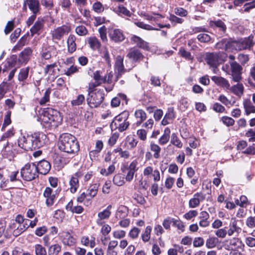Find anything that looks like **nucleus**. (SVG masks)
I'll list each match as a JSON object with an SVG mask.
<instances>
[{"label":"nucleus","instance_id":"f257e3e1","mask_svg":"<svg viewBox=\"0 0 255 255\" xmlns=\"http://www.w3.org/2000/svg\"><path fill=\"white\" fill-rule=\"evenodd\" d=\"M45 138L46 135L42 133L35 132L19 137L18 145L25 150H32L42 147L45 143Z\"/></svg>","mask_w":255,"mask_h":255},{"label":"nucleus","instance_id":"f03ea898","mask_svg":"<svg viewBox=\"0 0 255 255\" xmlns=\"http://www.w3.org/2000/svg\"><path fill=\"white\" fill-rule=\"evenodd\" d=\"M40 119L43 126L48 129H55L62 122V117L60 112L49 108L43 110Z\"/></svg>","mask_w":255,"mask_h":255},{"label":"nucleus","instance_id":"7ed1b4c3","mask_svg":"<svg viewBox=\"0 0 255 255\" xmlns=\"http://www.w3.org/2000/svg\"><path fill=\"white\" fill-rule=\"evenodd\" d=\"M58 147L60 150L69 154H75L79 150V144L76 138L67 133L60 136Z\"/></svg>","mask_w":255,"mask_h":255},{"label":"nucleus","instance_id":"20e7f679","mask_svg":"<svg viewBox=\"0 0 255 255\" xmlns=\"http://www.w3.org/2000/svg\"><path fill=\"white\" fill-rule=\"evenodd\" d=\"M129 113L127 111H124L116 116L111 124L112 128L118 129L120 132L126 130L129 126V123L128 121Z\"/></svg>","mask_w":255,"mask_h":255},{"label":"nucleus","instance_id":"39448f33","mask_svg":"<svg viewBox=\"0 0 255 255\" xmlns=\"http://www.w3.org/2000/svg\"><path fill=\"white\" fill-rule=\"evenodd\" d=\"M105 97L104 90L99 89L96 92L88 93L87 98L88 105L92 108L99 107L103 102Z\"/></svg>","mask_w":255,"mask_h":255},{"label":"nucleus","instance_id":"423d86ee","mask_svg":"<svg viewBox=\"0 0 255 255\" xmlns=\"http://www.w3.org/2000/svg\"><path fill=\"white\" fill-rule=\"evenodd\" d=\"M36 165L34 163H27L21 169L22 178L26 181H31L38 177Z\"/></svg>","mask_w":255,"mask_h":255},{"label":"nucleus","instance_id":"0eeeda50","mask_svg":"<svg viewBox=\"0 0 255 255\" xmlns=\"http://www.w3.org/2000/svg\"><path fill=\"white\" fill-rule=\"evenodd\" d=\"M126 67H124V58L120 55L117 56L116 58L115 63V70L117 74L116 81L118 80L124 73L130 70L134 66L133 63L130 66L127 64V61L126 62Z\"/></svg>","mask_w":255,"mask_h":255},{"label":"nucleus","instance_id":"6e6552de","mask_svg":"<svg viewBox=\"0 0 255 255\" xmlns=\"http://www.w3.org/2000/svg\"><path fill=\"white\" fill-rule=\"evenodd\" d=\"M254 44L253 37L251 36L239 39L232 43V46L238 51L250 49Z\"/></svg>","mask_w":255,"mask_h":255},{"label":"nucleus","instance_id":"1a4fd4ad","mask_svg":"<svg viewBox=\"0 0 255 255\" xmlns=\"http://www.w3.org/2000/svg\"><path fill=\"white\" fill-rule=\"evenodd\" d=\"M70 30V26L67 25H63L58 27L51 31L52 38L59 40L65 35L68 34Z\"/></svg>","mask_w":255,"mask_h":255},{"label":"nucleus","instance_id":"9d476101","mask_svg":"<svg viewBox=\"0 0 255 255\" xmlns=\"http://www.w3.org/2000/svg\"><path fill=\"white\" fill-rule=\"evenodd\" d=\"M231 69V75L234 81L239 82L242 79V66L236 61H230Z\"/></svg>","mask_w":255,"mask_h":255},{"label":"nucleus","instance_id":"9b49d317","mask_svg":"<svg viewBox=\"0 0 255 255\" xmlns=\"http://www.w3.org/2000/svg\"><path fill=\"white\" fill-rule=\"evenodd\" d=\"M108 33L110 39L116 43L121 42L125 39L123 31L119 29H109Z\"/></svg>","mask_w":255,"mask_h":255},{"label":"nucleus","instance_id":"f8f14e48","mask_svg":"<svg viewBox=\"0 0 255 255\" xmlns=\"http://www.w3.org/2000/svg\"><path fill=\"white\" fill-rule=\"evenodd\" d=\"M26 6L33 13L37 14L39 12L40 5L38 0H24L23 8L26 9Z\"/></svg>","mask_w":255,"mask_h":255},{"label":"nucleus","instance_id":"ddd939ff","mask_svg":"<svg viewBox=\"0 0 255 255\" xmlns=\"http://www.w3.org/2000/svg\"><path fill=\"white\" fill-rule=\"evenodd\" d=\"M205 199V194L202 192H197L189 201V207L195 208L199 206L201 202Z\"/></svg>","mask_w":255,"mask_h":255},{"label":"nucleus","instance_id":"4468645a","mask_svg":"<svg viewBox=\"0 0 255 255\" xmlns=\"http://www.w3.org/2000/svg\"><path fill=\"white\" fill-rule=\"evenodd\" d=\"M127 57L132 62H136L143 59L144 57L140 51L136 48H131L129 49Z\"/></svg>","mask_w":255,"mask_h":255},{"label":"nucleus","instance_id":"2eb2a0df","mask_svg":"<svg viewBox=\"0 0 255 255\" xmlns=\"http://www.w3.org/2000/svg\"><path fill=\"white\" fill-rule=\"evenodd\" d=\"M82 176L81 172H76L73 176L71 177L69 181L70 190L71 193H74L77 191L79 186L78 178Z\"/></svg>","mask_w":255,"mask_h":255},{"label":"nucleus","instance_id":"dca6fc26","mask_svg":"<svg viewBox=\"0 0 255 255\" xmlns=\"http://www.w3.org/2000/svg\"><path fill=\"white\" fill-rule=\"evenodd\" d=\"M219 54L217 53H208L206 54L205 61L210 66L216 67L219 63Z\"/></svg>","mask_w":255,"mask_h":255},{"label":"nucleus","instance_id":"f3484780","mask_svg":"<svg viewBox=\"0 0 255 255\" xmlns=\"http://www.w3.org/2000/svg\"><path fill=\"white\" fill-rule=\"evenodd\" d=\"M36 167L37 168L38 174L40 173L45 175L49 171L51 168V165L47 160H42L38 162Z\"/></svg>","mask_w":255,"mask_h":255},{"label":"nucleus","instance_id":"a211bd4d","mask_svg":"<svg viewBox=\"0 0 255 255\" xmlns=\"http://www.w3.org/2000/svg\"><path fill=\"white\" fill-rule=\"evenodd\" d=\"M43 196L46 198V204L47 206L53 205L55 199V195L52 193V190L50 187H46L43 192Z\"/></svg>","mask_w":255,"mask_h":255},{"label":"nucleus","instance_id":"6ab92c4d","mask_svg":"<svg viewBox=\"0 0 255 255\" xmlns=\"http://www.w3.org/2000/svg\"><path fill=\"white\" fill-rule=\"evenodd\" d=\"M45 20L43 17L38 18L34 24L30 28V32L33 36L35 34H39L40 30H42L44 27Z\"/></svg>","mask_w":255,"mask_h":255},{"label":"nucleus","instance_id":"aec40b11","mask_svg":"<svg viewBox=\"0 0 255 255\" xmlns=\"http://www.w3.org/2000/svg\"><path fill=\"white\" fill-rule=\"evenodd\" d=\"M228 247L231 250H238L245 246L242 241L237 238H233L227 241Z\"/></svg>","mask_w":255,"mask_h":255},{"label":"nucleus","instance_id":"412c9836","mask_svg":"<svg viewBox=\"0 0 255 255\" xmlns=\"http://www.w3.org/2000/svg\"><path fill=\"white\" fill-rule=\"evenodd\" d=\"M131 41L133 44L136 45L139 48L147 50L149 48L148 44L147 42L144 41L140 37L133 35L131 37Z\"/></svg>","mask_w":255,"mask_h":255},{"label":"nucleus","instance_id":"4be33fe9","mask_svg":"<svg viewBox=\"0 0 255 255\" xmlns=\"http://www.w3.org/2000/svg\"><path fill=\"white\" fill-rule=\"evenodd\" d=\"M76 239L69 232H64L62 238V243L64 245L72 246L75 244Z\"/></svg>","mask_w":255,"mask_h":255},{"label":"nucleus","instance_id":"5701e85b","mask_svg":"<svg viewBox=\"0 0 255 255\" xmlns=\"http://www.w3.org/2000/svg\"><path fill=\"white\" fill-rule=\"evenodd\" d=\"M211 79L218 86L225 88L227 89H230V84L228 80L225 78L222 77L214 76L211 78Z\"/></svg>","mask_w":255,"mask_h":255},{"label":"nucleus","instance_id":"b1692460","mask_svg":"<svg viewBox=\"0 0 255 255\" xmlns=\"http://www.w3.org/2000/svg\"><path fill=\"white\" fill-rule=\"evenodd\" d=\"M88 43L90 47L93 50H99L101 46V43L95 36H91L88 39Z\"/></svg>","mask_w":255,"mask_h":255},{"label":"nucleus","instance_id":"393cba45","mask_svg":"<svg viewBox=\"0 0 255 255\" xmlns=\"http://www.w3.org/2000/svg\"><path fill=\"white\" fill-rule=\"evenodd\" d=\"M76 39L75 36L73 34H70L67 39L68 50L71 53H73L76 50Z\"/></svg>","mask_w":255,"mask_h":255},{"label":"nucleus","instance_id":"a878e982","mask_svg":"<svg viewBox=\"0 0 255 255\" xmlns=\"http://www.w3.org/2000/svg\"><path fill=\"white\" fill-rule=\"evenodd\" d=\"M99 187V184L95 183L91 185L87 190V195L91 201L92 199L97 194Z\"/></svg>","mask_w":255,"mask_h":255},{"label":"nucleus","instance_id":"bb28decb","mask_svg":"<svg viewBox=\"0 0 255 255\" xmlns=\"http://www.w3.org/2000/svg\"><path fill=\"white\" fill-rule=\"evenodd\" d=\"M243 106L246 115L248 116L251 113H255V107L249 99H246L244 101Z\"/></svg>","mask_w":255,"mask_h":255},{"label":"nucleus","instance_id":"cd10ccee","mask_svg":"<svg viewBox=\"0 0 255 255\" xmlns=\"http://www.w3.org/2000/svg\"><path fill=\"white\" fill-rule=\"evenodd\" d=\"M170 129L169 128H166L164 129L163 134L158 139V143L161 145L166 144L169 140Z\"/></svg>","mask_w":255,"mask_h":255},{"label":"nucleus","instance_id":"c85d7f7f","mask_svg":"<svg viewBox=\"0 0 255 255\" xmlns=\"http://www.w3.org/2000/svg\"><path fill=\"white\" fill-rule=\"evenodd\" d=\"M229 90L237 96H241L244 93V88L242 84L238 83L232 87L230 86Z\"/></svg>","mask_w":255,"mask_h":255},{"label":"nucleus","instance_id":"c756f323","mask_svg":"<svg viewBox=\"0 0 255 255\" xmlns=\"http://www.w3.org/2000/svg\"><path fill=\"white\" fill-rule=\"evenodd\" d=\"M11 87V84L10 83L3 81L0 84V100L2 99L5 94L8 91Z\"/></svg>","mask_w":255,"mask_h":255},{"label":"nucleus","instance_id":"7c9ffc66","mask_svg":"<svg viewBox=\"0 0 255 255\" xmlns=\"http://www.w3.org/2000/svg\"><path fill=\"white\" fill-rule=\"evenodd\" d=\"M210 25L213 28H218L219 30L223 33L226 31V25L225 23L221 20L211 21Z\"/></svg>","mask_w":255,"mask_h":255},{"label":"nucleus","instance_id":"2f4dec72","mask_svg":"<svg viewBox=\"0 0 255 255\" xmlns=\"http://www.w3.org/2000/svg\"><path fill=\"white\" fill-rule=\"evenodd\" d=\"M29 71L28 67L21 68L18 75V80L24 82L27 79Z\"/></svg>","mask_w":255,"mask_h":255},{"label":"nucleus","instance_id":"473e14b6","mask_svg":"<svg viewBox=\"0 0 255 255\" xmlns=\"http://www.w3.org/2000/svg\"><path fill=\"white\" fill-rule=\"evenodd\" d=\"M114 11L120 15H124V16L129 17L131 14V12L122 5H120L117 7L115 8Z\"/></svg>","mask_w":255,"mask_h":255},{"label":"nucleus","instance_id":"72a5a7b5","mask_svg":"<svg viewBox=\"0 0 255 255\" xmlns=\"http://www.w3.org/2000/svg\"><path fill=\"white\" fill-rule=\"evenodd\" d=\"M149 146L150 150L154 152V158L155 159L159 158L160 156V153L161 149L160 147L152 141L150 142Z\"/></svg>","mask_w":255,"mask_h":255},{"label":"nucleus","instance_id":"f704fd0d","mask_svg":"<svg viewBox=\"0 0 255 255\" xmlns=\"http://www.w3.org/2000/svg\"><path fill=\"white\" fill-rule=\"evenodd\" d=\"M32 50L29 47L25 48L19 54V60L20 61L25 62L28 60V56L32 54Z\"/></svg>","mask_w":255,"mask_h":255},{"label":"nucleus","instance_id":"c9c22d12","mask_svg":"<svg viewBox=\"0 0 255 255\" xmlns=\"http://www.w3.org/2000/svg\"><path fill=\"white\" fill-rule=\"evenodd\" d=\"M54 50V48L52 46H49L47 48H43L41 52L42 58L45 60H49L52 56V51Z\"/></svg>","mask_w":255,"mask_h":255},{"label":"nucleus","instance_id":"e433bc0d","mask_svg":"<svg viewBox=\"0 0 255 255\" xmlns=\"http://www.w3.org/2000/svg\"><path fill=\"white\" fill-rule=\"evenodd\" d=\"M77 201L78 203H81L84 202V204L88 206L91 204V200L88 198L86 193L82 192L77 198Z\"/></svg>","mask_w":255,"mask_h":255},{"label":"nucleus","instance_id":"4c0bfd02","mask_svg":"<svg viewBox=\"0 0 255 255\" xmlns=\"http://www.w3.org/2000/svg\"><path fill=\"white\" fill-rule=\"evenodd\" d=\"M137 162L136 160H133L130 163L128 166L126 165H123L121 167V170L123 173L127 172V169H130L135 172L137 170Z\"/></svg>","mask_w":255,"mask_h":255},{"label":"nucleus","instance_id":"58836bf2","mask_svg":"<svg viewBox=\"0 0 255 255\" xmlns=\"http://www.w3.org/2000/svg\"><path fill=\"white\" fill-rule=\"evenodd\" d=\"M152 230V228L150 226L146 227L144 231L141 234V239L144 243L148 242L150 239V234Z\"/></svg>","mask_w":255,"mask_h":255},{"label":"nucleus","instance_id":"ea45409f","mask_svg":"<svg viewBox=\"0 0 255 255\" xmlns=\"http://www.w3.org/2000/svg\"><path fill=\"white\" fill-rule=\"evenodd\" d=\"M170 142L177 148H180L182 147L183 143L177 136L176 133H172L171 136Z\"/></svg>","mask_w":255,"mask_h":255},{"label":"nucleus","instance_id":"a19ab883","mask_svg":"<svg viewBox=\"0 0 255 255\" xmlns=\"http://www.w3.org/2000/svg\"><path fill=\"white\" fill-rule=\"evenodd\" d=\"M111 208L112 206L109 205L105 210L102 212H99L98 214V218L103 220L108 219L111 214L110 211Z\"/></svg>","mask_w":255,"mask_h":255},{"label":"nucleus","instance_id":"79ce46f5","mask_svg":"<svg viewBox=\"0 0 255 255\" xmlns=\"http://www.w3.org/2000/svg\"><path fill=\"white\" fill-rule=\"evenodd\" d=\"M61 246L58 244L52 245L48 249V255H57L61 251Z\"/></svg>","mask_w":255,"mask_h":255},{"label":"nucleus","instance_id":"37998d69","mask_svg":"<svg viewBox=\"0 0 255 255\" xmlns=\"http://www.w3.org/2000/svg\"><path fill=\"white\" fill-rule=\"evenodd\" d=\"M57 67V65L56 63L52 64H48L46 65L44 68V73L45 74H49L50 75H54L55 74L56 68Z\"/></svg>","mask_w":255,"mask_h":255},{"label":"nucleus","instance_id":"c03bdc74","mask_svg":"<svg viewBox=\"0 0 255 255\" xmlns=\"http://www.w3.org/2000/svg\"><path fill=\"white\" fill-rule=\"evenodd\" d=\"M113 152L115 153H118L120 157L125 159L128 158L130 156V154L128 151L123 150L122 148L120 147H118L117 148H115Z\"/></svg>","mask_w":255,"mask_h":255},{"label":"nucleus","instance_id":"a18cd8bd","mask_svg":"<svg viewBox=\"0 0 255 255\" xmlns=\"http://www.w3.org/2000/svg\"><path fill=\"white\" fill-rule=\"evenodd\" d=\"M218 243L219 241L217 238L211 237L207 240L206 246L208 249H212L215 247Z\"/></svg>","mask_w":255,"mask_h":255},{"label":"nucleus","instance_id":"49530a36","mask_svg":"<svg viewBox=\"0 0 255 255\" xmlns=\"http://www.w3.org/2000/svg\"><path fill=\"white\" fill-rule=\"evenodd\" d=\"M134 24L136 25L137 27L145 29L147 30H158V28H155L151 26V25L149 24H147L144 23L142 21H137L134 22Z\"/></svg>","mask_w":255,"mask_h":255},{"label":"nucleus","instance_id":"de8ad7c7","mask_svg":"<svg viewBox=\"0 0 255 255\" xmlns=\"http://www.w3.org/2000/svg\"><path fill=\"white\" fill-rule=\"evenodd\" d=\"M245 136L248 138L250 142H255V128H250L245 133Z\"/></svg>","mask_w":255,"mask_h":255},{"label":"nucleus","instance_id":"09e8293b","mask_svg":"<svg viewBox=\"0 0 255 255\" xmlns=\"http://www.w3.org/2000/svg\"><path fill=\"white\" fill-rule=\"evenodd\" d=\"M98 32L100 34V38L101 40L103 41V42H107L108 41V38L107 36V27L104 25L102 26V27L99 28Z\"/></svg>","mask_w":255,"mask_h":255},{"label":"nucleus","instance_id":"8fccbe9b","mask_svg":"<svg viewBox=\"0 0 255 255\" xmlns=\"http://www.w3.org/2000/svg\"><path fill=\"white\" fill-rule=\"evenodd\" d=\"M134 115L136 119L144 121L147 118L146 113L141 109L136 110L134 112Z\"/></svg>","mask_w":255,"mask_h":255},{"label":"nucleus","instance_id":"3c124183","mask_svg":"<svg viewBox=\"0 0 255 255\" xmlns=\"http://www.w3.org/2000/svg\"><path fill=\"white\" fill-rule=\"evenodd\" d=\"M34 250L36 255H47L46 249L40 244H36Z\"/></svg>","mask_w":255,"mask_h":255},{"label":"nucleus","instance_id":"603ef678","mask_svg":"<svg viewBox=\"0 0 255 255\" xmlns=\"http://www.w3.org/2000/svg\"><path fill=\"white\" fill-rule=\"evenodd\" d=\"M84 102V96L82 94H80L75 99H74L71 101V104L73 106H77L82 105Z\"/></svg>","mask_w":255,"mask_h":255},{"label":"nucleus","instance_id":"864d4df0","mask_svg":"<svg viewBox=\"0 0 255 255\" xmlns=\"http://www.w3.org/2000/svg\"><path fill=\"white\" fill-rule=\"evenodd\" d=\"M113 182L117 186H122L125 183L124 178L120 174H117L113 178Z\"/></svg>","mask_w":255,"mask_h":255},{"label":"nucleus","instance_id":"5fc2aeb1","mask_svg":"<svg viewBox=\"0 0 255 255\" xmlns=\"http://www.w3.org/2000/svg\"><path fill=\"white\" fill-rule=\"evenodd\" d=\"M27 35H24L18 40L16 45L14 47L15 49L20 50L23 46L26 44Z\"/></svg>","mask_w":255,"mask_h":255},{"label":"nucleus","instance_id":"6e6d98bb","mask_svg":"<svg viewBox=\"0 0 255 255\" xmlns=\"http://www.w3.org/2000/svg\"><path fill=\"white\" fill-rule=\"evenodd\" d=\"M11 114V111H7L6 113V114L4 116V118L3 123L2 124V128H1L2 130H3L6 127L8 126V125H9L11 124V121L10 119Z\"/></svg>","mask_w":255,"mask_h":255},{"label":"nucleus","instance_id":"4d7b16f0","mask_svg":"<svg viewBox=\"0 0 255 255\" xmlns=\"http://www.w3.org/2000/svg\"><path fill=\"white\" fill-rule=\"evenodd\" d=\"M240 229V228H238L237 226V223L234 221L232 224L230 225V229L227 231V234L229 236H231L235 232H238Z\"/></svg>","mask_w":255,"mask_h":255},{"label":"nucleus","instance_id":"13d9d810","mask_svg":"<svg viewBox=\"0 0 255 255\" xmlns=\"http://www.w3.org/2000/svg\"><path fill=\"white\" fill-rule=\"evenodd\" d=\"M51 89L50 88H48L45 91L43 97L39 101V104L41 105H44L46 102L49 101V95L51 93Z\"/></svg>","mask_w":255,"mask_h":255},{"label":"nucleus","instance_id":"bf43d9fd","mask_svg":"<svg viewBox=\"0 0 255 255\" xmlns=\"http://www.w3.org/2000/svg\"><path fill=\"white\" fill-rule=\"evenodd\" d=\"M75 31L78 35L80 36H85L88 34L87 29L83 25H80L76 27Z\"/></svg>","mask_w":255,"mask_h":255},{"label":"nucleus","instance_id":"052dcab7","mask_svg":"<svg viewBox=\"0 0 255 255\" xmlns=\"http://www.w3.org/2000/svg\"><path fill=\"white\" fill-rule=\"evenodd\" d=\"M179 106L180 109L183 110H185L188 109L189 106V103L186 98L182 97L179 101Z\"/></svg>","mask_w":255,"mask_h":255},{"label":"nucleus","instance_id":"680f3d73","mask_svg":"<svg viewBox=\"0 0 255 255\" xmlns=\"http://www.w3.org/2000/svg\"><path fill=\"white\" fill-rule=\"evenodd\" d=\"M17 62V57L15 55H13L10 59H8L5 64V66H7L9 68H13L15 66Z\"/></svg>","mask_w":255,"mask_h":255},{"label":"nucleus","instance_id":"e2e57ef3","mask_svg":"<svg viewBox=\"0 0 255 255\" xmlns=\"http://www.w3.org/2000/svg\"><path fill=\"white\" fill-rule=\"evenodd\" d=\"M138 137L142 141L146 140L147 138V131L144 129H139L136 132Z\"/></svg>","mask_w":255,"mask_h":255},{"label":"nucleus","instance_id":"0e129e2a","mask_svg":"<svg viewBox=\"0 0 255 255\" xmlns=\"http://www.w3.org/2000/svg\"><path fill=\"white\" fill-rule=\"evenodd\" d=\"M14 133L15 132L13 128H11L2 134V135L1 136L0 140H4L7 138L11 137L14 135Z\"/></svg>","mask_w":255,"mask_h":255},{"label":"nucleus","instance_id":"69168bd1","mask_svg":"<svg viewBox=\"0 0 255 255\" xmlns=\"http://www.w3.org/2000/svg\"><path fill=\"white\" fill-rule=\"evenodd\" d=\"M93 9L97 13H101L104 10L103 4L99 1L96 2L93 4Z\"/></svg>","mask_w":255,"mask_h":255},{"label":"nucleus","instance_id":"338daca9","mask_svg":"<svg viewBox=\"0 0 255 255\" xmlns=\"http://www.w3.org/2000/svg\"><path fill=\"white\" fill-rule=\"evenodd\" d=\"M197 39L201 42H208L210 39V35L206 33H201L198 35Z\"/></svg>","mask_w":255,"mask_h":255},{"label":"nucleus","instance_id":"774afa93","mask_svg":"<svg viewBox=\"0 0 255 255\" xmlns=\"http://www.w3.org/2000/svg\"><path fill=\"white\" fill-rule=\"evenodd\" d=\"M238 59L242 65H244L249 61V57L248 55L240 54L238 55Z\"/></svg>","mask_w":255,"mask_h":255}]
</instances>
